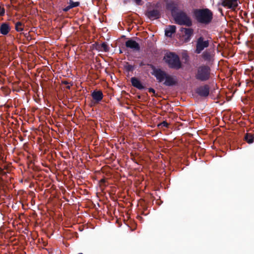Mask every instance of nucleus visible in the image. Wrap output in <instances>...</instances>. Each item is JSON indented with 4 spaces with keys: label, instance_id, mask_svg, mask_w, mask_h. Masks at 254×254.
<instances>
[{
    "label": "nucleus",
    "instance_id": "obj_20",
    "mask_svg": "<svg viewBox=\"0 0 254 254\" xmlns=\"http://www.w3.org/2000/svg\"><path fill=\"white\" fill-rule=\"evenodd\" d=\"M24 25L21 22L18 21L15 23V29L17 32H21L24 29Z\"/></svg>",
    "mask_w": 254,
    "mask_h": 254
},
{
    "label": "nucleus",
    "instance_id": "obj_10",
    "mask_svg": "<svg viewBox=\"0 0 254 254\" xmlns=\"http://www.w3.org/2000/svg\"><path fill=\"white\" fill-rule=\"evenodd\" d=\"M197 93L201 96L206 97L209 95V88L207 85L200 86L197 88Z\"/></svg>",
    "mask_w": 254,
    "mask_h": 254
},
{
    "label": "nucleus",
    "instance_id": "obj_26",
    "mask_svg": "<svg viewBox=\"0 0 254 254\" xmlns=\"http://www.w3.org/2000/svg\"><path fill=\"white\" fill-rule=\"evenodd\" d=\"M71 8H72L71 6L70 5H68V6H66L65 7H64L63 9V11L66 12V11H68L69 9H70Z\"/></svg>",
    "mask_w": 254,
    "mask_h": 254
},
{
    "label": "nucleus",
    "instance_id": "obj_27",
    "mask_svg": "<svg viewBox=\"0 0 254 254\" xmlns=\"http://www.w3.org/2000/svg\"><path fill=\"white\" fill-rule=\"evenodd\" d=\"M148 91L150 93H155V90L154 89L152 88H149Z\"/></svg>",
    "mask_w": 254,
    "mask_h": 254
},
{
    "label": "nucleus",
    "instance_id": "obj_15",
    "mask_svg": "<svg viewBox=\"0 0 254 254\" xmlns=\"http://www.w3.org/2000/svg\"><path fill=\"white\" fill-rule=\"evenodd\" d=\"M10 31V27L8 24L2 23L0 26V32L1 34L5 35H7Z\"/></svg>",
    "mask_w": 254,
    "mask_h": 254
},
{
    "label": "nucleus",
    "instance_id": "obj_11",
    "mask_svg": "<svg viewBox=\"0 0 254 254\" xmlns=\"http://www.w3.org/2000/svg\"><path fill=\"white\" fill-rule=\"evenodd\" d=\"M146 15L151 20L158 19L160 16V12L157 9H153L147 11Z\"/></svg>",
    "mask_w": 254,
    "mask_h": 254
},
{
    "label": "nucleus",
    "instance_id": "obj_24",
    "mask_svg": "<svg viewBox=\"0 0 254 254\" xmlns=\"http://www.w3.org/2000/svg\"><path fill=\"white\" fill-rule=\"evenodd\" d=\"M158 126L168 127L169 126V124L166 121H163L161 124H160Z\"/></svg>",
    "mask_w": 254,
    "mask_h": 254
},
{
    "label": "nucleus",
    "instance_id": "obj_29",
    "mask_svg": "<svg viewBox=\"0 0 254 254\" xmlns=\"http://www.w3.org/2000/svg\"><path fill=\"white\" fill-rule=\"evenodd\" d=\"M3 184V179L0 177V186H2Z\"/></svg>",
    "mask_w": 254,
    "mask_h": 254
},
{
    "label": "nucleus",
    "instance_id": "obj_23",
    "mask_svg": "<svg viewBox=\"0 0 254 254\" xmlns=\"http://www.w3.org/2000/svg\"><path fill=\"white\" fill-rule=\"evenodd\" d=\"M101 50H103L105 52H108L109 51V47L105 43H103L101 44Z\"/></svg>",
    "mask_w": 254,
    "mask_h": 254
},
{
    "label": "nucleus",
    "instance_id": "obj_14",
    "mask_svg": "<svg viewBox=\"0 0 254 254\" xmlns=\"http://www.w3.org/2000/svg\"><path fill=\"white\" fill-rule=\"evenodd\" d=\"M203 59L207 62H210L213 60L214 55L210 52L205 51L201 55Z\"/></svg>",
    "mask_w": 254,
    "mask_h": 254
},
{
    "label": "nucleus",
    "instance_id": "obj_8",
    "mask_svg": "<svg viewBox=\"0 0 254 254\" xmlns=\"http://www.w3.org/2000/svg\"><path fill=\"white\" fill-rule=\"evenodd\" d=\"M125 45L126 47L134 51H139L140 49L139 44L132 39H129L125 43Z\"/></svg>",
    "mask_w": 254,
    "mask_h": 254
},
{
    "label": "nucleus",
    "instance_id": "obj_19",
    "mask_svg": "<svg viewBox=\"0 0 254 254\" xmlns=\"http://www.w3.org/2000/svg\"><path fill=\"white\" fill-rule=\"evenodd\" d=\"M98 184L102 190H103L109 184L106 178H103L98 181Z\"/></svg>",
    "mask_w": 254,
    "mask_h": 254
},
{
    "label": "nucleus",
    "instance_id": "obj_1",
    "mask_svg": "<svg viewBox=\"0 0 254 254\" xmlns=\"http://www.w3.org/2000/svg\"><path fill=\"white\" fill-rule=\"evenodd\" d=\"M194 16L198 22L207 24L211 21L213 13L207 8L197 9L194 11Z\"/></svg>",
    "mask_w": 254,
    "mask_h": 254
},
{
    "label": "nucleus",
    "instance_id": "obj_4",
    "mask_svg": "<svg viewBox=\"0 0 254 254\" xmlns=\"http://www.w3.org/2000/svg\"><path fill=\"white\" fill-rule=\"evenodd\" d=\"M174 19L176 22L180 25H185L190 26L192 24L190 18L186 13L181 11L178 12L175 16Z\"/></svg>",
    "mask_w": 254,
    "mask_h": 254
},
{
    "label": "nucleus",
    "instance_id": "obj_30",
    "mask_svg": "<svg viewBox=\"0 0 254 254\" xmlns=\"http://www.w3.org/2000/svg\"><path fill=\"white\" fill-rule=\"evenodd\" d=\"M64 84H68V82H67V81H64Z\"/></svg>",
    "mask_w": 254,
    "mask_h": 254
},
{
    "label": "nucleus",
    "instance_id": "obj_12",
    "mask_svg": "<svg viewBox=\"0 0 254 254\" xmlns=\"http://www.w3.org/2000/svg\"><path fill=\"white\" fill-rule=\"evenodd\" d=\"M166 7L168 10L171 11L172 15L174 16V13L176 11L178 7L177 3L172 0L167 1Z\"/></svg>",
    "mask_w": 254,
    "mask_h": 254
},
{
    "label": "nucleus",
    "instance_id": "obj_5",
    "mask_svg": "<svg viewBox=\"0 0 254 254\" xmlns=\"http://www.w3.org/2000/svg\"><path fill=\"white\" fill-rule=\"evenodd\" d=\"M209 45L208 40H205L202 36L199 37L196 41L195 52L196 54H200L205 48H207Z\"/></svg>",
    "mask_w": 254,
    "mask_h": 254
},
{
    "label": "nucleus",
    "instance_id": "obj_21",
    "mask_svg": "<svg viewBox=\"0 0 254 254\" xmlns=\"http://www.w3.org/2000/svg\"><path fill=\"white\" fill-rule=\"evenodd\" d=\"M245 138L246 141L249 143H252L254 142V137L253 135L251 133H246Z\"/></svg>",
    "mask_w": 254,
    "mask_h": 254
},
{
    "label": "nucleus",
    "instance_id": "obj_25",
    "mask_svg": "<svg viewBox=\"0 0 254 254\" xmlns=\"http://www.w3.org/2000/svg\"><path fill=\"white\" fill-rule=\"evenodd\" d=\"M4 13H5L4 8L3 7H1L0 6V15L3 16L4 14Z\"/></svg>",
    "mask_w": 254,
    "mask_h": 254
},
{
    "label": "nucleus",
    "instance_id": "obj_2",
    "mask_svg": "<svg viewBox=\"0 0 254 254\" xmlns=\"http://www.w3.org/2000/svg\"><path fill=\"white\" fill-rule=\"evenodd\" d=\"M210 75V67L206 65H201L197 68L195 77L199 81H205L209 79Z\"/></svg>",
    "mask_w": 254,
    "mask_h": 254
},
{
    "label": "nucleus",
    "instance_id": "obj_7",
    "mask_svg": "<svg viewBox=\"0 0 254 254\" xmlns=\"http://www.w3.org/2000/svg\"><path fill=\"white\" fill-rule=\"evenodd\" d=\"M152 69L153 72H152V74L156 77L159 82H162L165 79L167 74L160 69H156L153 66L152 67Z\"/></svg>",
    "mask_w": 254,
    "mask_h": 254
},
{
    "label": "nucleus",
    "instance_id": "obj_9",
    "mask_svg": "<svg viewBox=\"0 0 254 254\" xmlns=\"http://www.w3.org/2000/svg\"><path fill=\"white\" fill-rule=\"evenodd\" d=\"M164 84L166 86H171L175 85L177 83V78L175 76L170 75L168 74L166 76Z\"/></svg>",
    "mask_w": 254,
    "mask_h": 254
},
{
    "label": "nucleus",
    "instance_id": "obj_17",
    "mask_svg": "<svg viewBox=\"0 0 254 254\" xmlns=\"http://www.w3.org/2000/svg\"><path fill=\"white\" fill-rule=\"evenodd\" d=\"M131 82L132 85L134 87H135L139 89H142L144 88L143 86L142 85L140 81L137 78H136L135 77H132L131 78Z\"/></svg>",
    "mask_w": 254,
    "mask_h": 254
},
{
    "label": "nucleus",
    "instance_id": "obj_16",
    "mask_svg": "<svg viewBox=\"0 0 254 254\" xmlns=\"http://www.w3.org/2000/svg\"><path fill=\"white\" fill-rule=\"evenodd\" d=\"M181 30L185 33V36L187 37V41L190 40L193 32V29L191 28H182Z\"/></svg>",
    "mask_w": 254,
    "mask_h": 254
},
{
    "label": "nucleus",
    "instance_id": "obj_32",
    "mask_svg": "<svg viewBox=\"0 0 254 254\" xmlns=\"http://www.w3.org/2000/svg\"><path fill=\"white\" fill-rule=\"evenodd\" d=\"M55 177L58 179L57 176H55Z\"/></svg>",
    "mask_w": 254,
    "mask_h": 254
},
{
    "label": "nucleus",
    "instance_id": "obj_3",
    "mask_svg": "<svg viewBox=\"0 0 254 254\" xmlns=\"http://www.w3.org/2000/svg\"><path fill=\"white\" fill-rule=\"evenodd\" d=\"M164 60L171 68L179 69L182 66L178 56L175 54L170 53L166 54L164 57Z\"/></svg>",
    "mask_w": 254,
    "mask_h": 254
},
{
    "label": "nucleus",
    "instance_id": "obj_33",
    "mask_svg": "<svg viewBox=\"0 0 254 254\" xmlns=\"http://www.w3.org/2000/svg\"><path fill=\"white\" fill-rule=\"evenodd\" d=\"M82 254V253H79V254Z\"/></svg>",
    "mask_w": 254,
    "mask_h": 254
},
{
    "label": "nucleus",
    "instance_id": "obj_18",
    "mask_svg": "<svg viewBox=\"0 0 254 254\" xmlns=\"http://www.w3.org/2000/svg\"><path fill=\"white\" fill-rule=\"evenodd\" d=\"M176 32V26L170 25L165 29V35L167 37H171L172 35Z\"/></svg>",
    "mask_w": 254,
    "mask_h": 254
},
{
    "label": "nucleus",
    "instance_id": "obj_22",
    "mask_svg": "<svg viewBox=\"0 0 254 254\" xmlns=\"http://www.w3.org/2000/svg\"><path fill=\"white\" fill-rule=\"evenodd\" d=\"M69 0V5H70L72 8L77 7V6H79V2L78 1L73 2L72 0Z\"/></svg>",
    "mask_w": 254,
    "mask_h": 254
},
{
    "label": "nucleus",
    "instance_id": "obj_6",
    "mask_svg": "<svg viewBox=\"0 0 254 254\" xmlns=\"http://www.w3.org/2000/svg\"><path fill=\"white\" fill-rule=\"evenodd\" d=\"M238 3L239 0H220L218 4L227 9L235 10Z\"/></svg>",
    "mask_w": 254,
    "mask_h": 254
},
{
    "label": "nucleus",
    "instance_id": "obj_28",
    "mask_svg": "<svg viewBox=\"0 0 254 254\" xmlns=\"http://www.w3.org/2000/svg\"><path fill=\"white\" fill-rule=\"evenodd\" d=\"M136 3L137 4H140L141 0H134Z\"/></svg>",
    "mask_w": 254,
    "mask_h": 254
},
{
    "label": "nucleus",
    "instance_id": "obj_31",
    "mask_svg": "<svg viewBox=\"0 0 254 254\" xmlns=\"http://www.w3.org/2000/svg\"><path fill=\"white\" fill-rule=\"evenodd\" d=\"M67 88H68V89H69V88H70V86H67Z\"/></svg>",
    "mask_w": 254,
    "mask_h": 254
},
{
    "label": "nucleus",
    "instance_id": "obj_13",
    "mask_svg": "<svg viewBox=\"0 0 254 254\" xmlns=\"http://www.w3.org/2000/svg\"><path fill=\"white\" fill-rule=\"evenodd\" d=\"M91 96L93 99L96 102H99L101 101L103 97V93L101 91H94L92 94Z\"/></svg>",
    "mask_w": 254,
    "mask_h": 254
}]
</instances>
